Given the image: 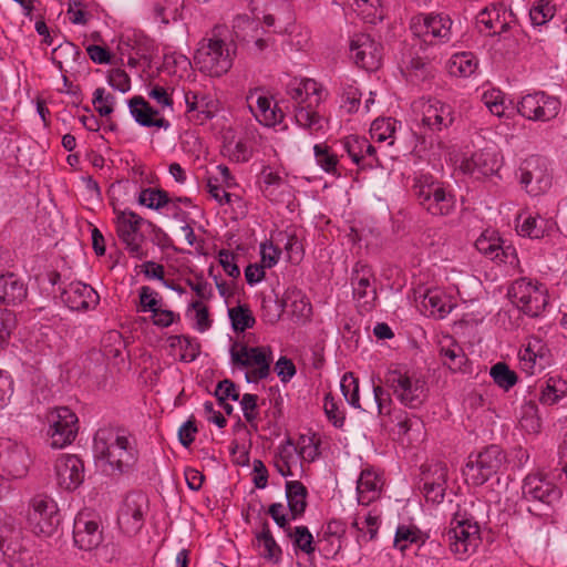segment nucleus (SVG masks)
I'll list each match as a JSON object with an SVG mask.
<instances>
[{
  "label": "nucleus",
  "instance_id": "obj_1",
  "mask_svg": "<svg viewBox=\"0 0 567 567\" xmlns=\"http://www.w3.org/2000/svg\"><path fill=\"white\" fill-rule=\"evenodd\" d=\"M93 454L104 471L117 474L131 471L138 460L134 435L128 430L117 426L100 427L95 432Z\"/></svg>",
  "mask_w": 567,
  "mask_h": 567
},
{
  "label": "nucleus",
  "instance_id": "obj_2",
  "mask_svg": "<svg viewBox=\"0 0 567 567\" xmlns=\"http://www.w3.org/2000/svg\"><path fill=\"white\" fill-rule=\"evenodd\" d=\"M291 102L295 124L311 136H322L329 128V121L319 106L322 103V86L312 79H293L286 89Z\"/></svg>",
  "mask_w": 567,
  "mask_h": 567
},
{
  "label": "nucleus",
  "instance_id": "obj_3",
  "mask_svg": "<svg viewBox=\"0 0 567 567\" xmlns=\"http://www.w3.org/2000/svg\"><path fill=\"white\" fill-rule=\"evenodd\" d=\"M522 495L523 499L534 504L527 508L528 513L534 516L530 527L536 532L545 530L547 537L550 511L559 503L563 496L561 488L547 473L535 472L523 480Z\"/></svg>",
  "mask_w": 567,
  "mask_h": 567
},
{
  "label": "nucleus",
  "instance_id": "obj_4",
  "mask_svg": "<svg viewBox=\"0 0 567 567\" xmlns=\"http://www.w3.org/2000/svg\"><path fill=\"white\" fill-rule=\"evenodd\" d=\"M474 506L473 502L468 505H458L450 523V549L458 559H465L474 554L482 540L481 526L472 512Z\"/></svg>",
  "mask_w": 567,
  "mask_h": 567
},
{
  "label": "nucleus",
  "instance_id": "obj_5",
  "mask_svg": "<svg viewBox=\"0 0 567 567\" xmlns=\"http://www.w3.org/2000/svg\"><path fill=\"white\" fill-rule=\"evenodd\" d=\"M235 48L215 29L210 37L200 40L194 61L198 70L212 78L226 74L233 66Z\"/></svg>",
  "mask_w": 567,
  "mask_h": 567
},
{
  "label": "nucleus",
  "instance_id": "obj_6",
  "mask_svg": "<svg viewBox=\"0 0 567 567\" xmlns=\"http://www.w3.org/2000/svg\"><path fill=\"white\" fill-rule=\"evenodd\" d=\"M383 383L398 401L409 409H419L426 400V383L405 367L392 364Z\"/></svg>",
  "mask_w": 567,
  "mask_h": 567
},
{
  "label": "nucleus",
  "instance_id": "obj_7",
  "mask_svg": "<svg viewBox=\"0 0 567 567\" xmlns=\"http://www.w3.org/2000/svg\"><path fill=\"white\" fill-rule=\"evenodd\" d=\"M412 189L419 204L433 216H446L455 208L452 190L431 174L415 176Z\"/></svg>",
  "mask_w": 567,
  "mask_h": 567
},
{
  "label": "nucleus",
  "instance_id": "obj_8",
  "mask_svg": "<svg viewBox=\"0 0 567 567\" xmlns=\"http://www.w3.org/2000/svg\"><path fill=\"white\" fill-rule=\"evenodd\" d=\"M453 20L444 13H419L410 19L409 28L422 47H440L451 42Z\"/></svg>",
  "mask_w": 567,
  "mask_h": 567
},
{
  "label": "nucleus",
  "instance_id": "obj_9",
  "mask_svg": "<svg viewBox=\"0 0 567 567\" xmlns=\"http://www.w3.org/2000/svg\"><path fill=\"white\" fill-rule=\"evenodd\" d=\"M505 462L504 451L495 444L488 445L482 451L472 452L463 468L465 481L473 486H482L499 472Z\"/></svg>",
  "mask_w": 567,
  "mask_h": 567
},
{
  "label": "nucleus",
  "instance_id": "obj_10",
  "mask_svg": "<svg viewBox=\"0 0 567 567\" xmlns=\"http://www.w3.org/2000/svg\"><path fill=\"white\" fill-rule=\"evenodd\" d=\"M231 362L246 368L245 379L248 383H257L270 374L272 352L269 347H248L235 343L230 349Z\"/></svg>",
  "mask_w": 567,
  "mask_h": 567
},
{
  "label": "nucleus",
  "instance_id": "obj_11",
  "mask_svg": "<svg viewBox=\"0 0 567 567\" xmlns=\"http://www.w3.org/2000/svg\"><path fill=\"white\" fill-rule=\"evenodd\" d=\"M27 525L39 536H52L61 522L56 502L44 494L33 496L25 514Z\"/></svg>",
  "mask_w": 567,
  "mask_h": 567
},
{
  "label": "nucleus",
  "instance_id": "obj_12",
  "mask_svg": "<svg viewBox=\"0 0 567 567\" xmlns=\"http://www.w3.org/2000/svg\"><path fill=\"white\" fill-rule=\"evenodd\" d=\"M116 235L124 246V249L132 258L144 259L147 257V250L144 249V235L141 227L145 223L144 218L135 212L125 208H114Z\"/></svg>",
  "mask_w": 567,
  "mask_h": 567
},
{
  "label": "nucleus",
  "instance_id": "obj_13",
  "mask_svg": "<svg viewBox=\"0 0 567 567\" xmlns=\"http://www.w3.org/2000/svg\"><path fill=\"white\" fill-rule=\"evenodd\" d=\"M560 110V99L545 91L529 92L517 103L518 114L534 122H549L558 116Z\"/></svg>",
  "mask_w": 567,
  "mask_h": 567
},
{
  "label": "nucleus",
  "instance_id": "obj_14",
  "mask_svg": "<svg viewBox=\"0 0 567 567\" xmlns=\"http://www.w3.org/2000/svg\"><path fill=\"white\" fill-rule=\"evenodd\" d=\"M512 302L525 315L538 317L548 305L547 289L543 284L520 278L509 290Z\"/></svg>",
  "mask_w": 567,
  "mask_h": 567
},
{
  "label": "nucleus",
  "instance_id": "obj_15",
  "mask_svg": "<svg viewBox=\"0 0 567 567\" xmlns=\"http://www.w3.org/2000/svg\"><path fill=\"white\" fill-rule=\"evenodd\" d=\"M420 123L423 132L429 135H437L447 131L456 120L455 107L437 99L420 101Z\"/></svg>",
  "mask_w": 567,
  "mask_h": 567
},
{
  "label": "nucleus",
  "instance_id": "obj_16",
  "mask_svg": "<svg viewBox=\"0 0 567 567\" xmlns=\"http://www.w3.org/2000/svg\"><path fill=\"white\" fill-rule=\"evenodd\" d=\"M522 187L530 196L545 194L551 187L553 176L547 161L539 155L526 158L516 173Z\"/></svg>",
  "mask_w": 567,
  "mask_h": 567
},
{
  "label": "nucleus",
  "instance_id": "obj_17",
  "mask_svg": "<svg viewBox=\"0 0 567 567\" xmlns=\"http://www.w3.org/2000/svg\"><path fill=\"white\" fill-rule=\"evenodd\" d=\"M31 464L28 447L21 441L0 437V475L7 478H22Z\"/></svg>",
  "mask_w": 567,
  "mask_h": 567
},
{
  "label": "nucleus",
  "instance_id": "obj_18",
  "mask_svg": "<svg viewBox=\"0 0 567 567\" xmlns=\"http://www.w3.org/2000/svg\"><path fill=\"white\" fill-rule=\"evenodd\" d=\"M516 22L515 14L503 2L486 6L476 16V28L485 37H505Z\"/></svg>",
  "mask_w": 567,
  "mask_h": 567
},
{
  "label": "nucleus",
  "instance_id": "obj_19",
  "mask_svg": "<svg viewBox=\"0 0 567 567\" xmlns=\"http://www.w3.org/2000/svg\"><path fill=\"white\" fill-rule=\"evenodd\" d=\"M49 443L53 449H63L70 445L79 431V419L68 406L55 408L48 415Z\"/></svg>",
  "mask_w": 567,
  "mask_h": 567
},
{
  "label": "nucleus",
  "instance_id": "obj_20",
  "mask_svg": "<svg viewBox=\"0 0 567 567\" xmlns=\"http://www.w3.org/2000/svg\"><path fill=\"white\" fill-rule=\"evenodd\" d=\"M284 504L282 503H272L268 507V514L272 518V520L277 524L279 528H281L285 535L291 540L293 551L296 555L302 553L307 556H312L316 551L315 539L309 530V528L305 525L295 526L290 525L288 517L284 514Z\"/></svg>",
  "mask_w": 567,
  "mask_h": 567
},
{
  "label": "nucleus",
  "instance_id": "obj_21",
  "mask_svg": "<svg viewBox=\"0 0 567 567\" xmlns=\"http://www.w3.org/2000/svg\"><path fill=\"white\" fill-rule=\"evenodd\" d=\"M148 497L142 492L128 493L118 511L117 523L128 536L136 535L144 526Z\"/></svg>",
  "mask_w": 567,
  "mask_h": 567
},
{
  "label": "nucleus",
  "instance_id": "obj_22",
  "mask_svg": "<svg viewBox=\"0 0 567 567\" xmlns=\"http://www.w3.org/2000/svg\"><path fill=\"white\" fill-rule=\"evenodd\" d=\"M103 542L100 517L90 511H81L73 523V543L81 550L91 551Z\"/></svg>",
  "mask_w": 567,
  "mask_h": 567
},
{
  "label": "nucleus",
  "instance_id": "obj_23",
  "mask_svg": "<svg viewBox=\"0 0 567 567\" xmlns=\"http://www.w3.org/2000/svg\"><path fill=\"white\" fill-rule=\"evenodd\" d=\"M476 249L486 258L511 267L518 265V257L515 247L503 240L495 230H485L475 240Z\"/></svg>",
  "mask_w": 567,
  "mask_h": 567
},
{
  "label": "nucleus",
  "instance_id": "obj_24",
  "mask_svg": "<svg viewBox=\"0 0 567 567\" xmlns=\"http://www.w3.org/2000/svg\"><path fill=\"white\" fill-rule=\"evenodd\" d=\"M476 249L486 258L511 267L518 265V257L515 247L503 240L495 230H485L475 240Z\"/></svg>",
  "mask_w": 567,
  "mask_h": 567
},
{
  "label": "nucleus",
  "instance_id": "obj_25",
  "mask_svg": "<svg viewBox=\"0 0 567 567\" xmlns=\"http://www.w3.org/2000/svg\"><path fill=\"white\" fill-rule=\"evenodd\" d=\"M54 478L59 488L73 492L84 482L83 461L75 454H60L53 464Z\"/></svg>",
  "mask_w": 567,
  "mask_h": 567
},
{
  "label": "nucleus",
  "instance_id": "obj_26",
  "mask_svg": "<svg viewBox=\"0 0 567 567\" xmlns=\"http://www.w3.org/2000/svg\"><path fill=\"white\" fill-rule=\"evenodd\" d=\"M518 362L526 375H535L549 365L550 351L540 338L528 337L518 351Z\"/></svg>",
  "mask_w": 567,
  "mask_h": 567
},
{
  "label": "nucleus",
  "instance_id": "obj_27",
  "mask_svg": "<svg viewBox=\"0 0 567 567\" xmlns=\"http://www.w3.org/2000/svg\"><path fill=\"white\" fill-rule=\"evenodd\" d=\"M62 302L72 311L86 312L94 310L100 303V296L89 284L71 281L60 288Z\"/></svg>",
  "mask_w": 567,
  "mask_h": 567
},
{
  "label": "nucleus",
  "instance_id": "obj_28",
  "mask_svg": "<svg viewBox=\"0 0 567 567\" xmlns=\"http://www.w3.org/2000/svg\"><path fill=\"white\" fill-rule=\"evenodd\" d=\"M350 58L359 68L375 71L381 66L382 48L367 33L354 34L350 41Z\"/></svg>",
  "mask_w": 567,
  "mask_h": 567
},
{
  "label": "nucleus",
  "instance_id": "obj_29",
  "mask_svg": "<svg viewBox=\"0 0 567 567\" xmlns=\"http://www.w3.org/2000/svg\"><path fill=\"white\" fill-rule=\"evenodd\" d=\"M351 285L353 299L364 310H371L377 299L372 268L362 261L355 262L351 272Z\"/></svg>",
  "mask_w": 567,
  "mask_h": 567
},
{
  "label": "nucleus",
  "instance_id": "obj_30",
  "mask_svg": "<svg viewBox=\"0 0 567 567\" xmlns=\"http://www.w3.org/2000/svg\"><path fill=\"white\" fill-rule=\"evenodd\" d=\"M248 107L255 118L264 126L274 127L284 120L282 111L261 89L250 90L246 97Z\"/></svg>",
  "mask_w": 567,
  "mask_h": 567
},
{
  "label": "nucleus",
  "instance_id": "obj_31",
  "mask_svg": "<svg viewBox=\"0 0 567 567\" xmlns=\"http://www.w3.org/2000/svg\"><path fill=\"white\" fill-rule=\"evenodd\" d=\"M341 146L351 162L359 168H372L379 165L375 147L367 137L349 135L341 140Z\"/></svg>",
  "mask_w": 567,
  "mask_h": 567
},
{
  "label": "nucleus",
  "instance_id": "obj_32",
  "mask_svg": "<svg viewBox=\"0 0 567 567\" xmlns=\"http://www.w3.org/2000/svg\"><path fill=\"white\" fill-rule=\"evenodd\" d=\"M127 105L130 114L141 126L157 127L164 131L171 127V122L162 115L161 110L153 107L143 96L131 97Z\"/></svg>",
  "mask_w": 567,
  "mask_h": 567
},
{
  "label": "nucleus",
  "instance_id": "obj_33",
  "mask_svg": "<svg viewBox=\"0 0 567 567\" xmlns=\"http://www.w3.org/2000/svg\"><path fill=\"white\" fill-rule=\"evenodd\" d=\"M423 492L427 502L441 503L444 499L447 482V466L442 462L430 464L422 472Z\"/></svg>",
  "mask_w": 567,
  "mask_h": 567
},
{
  "label": "nucleus",
  "instance_id": "obj_34",
  "mask_svg": "<svg viewBox=\"0 0 567 567\" xmlns=\"http://www.w3.org/2000/svg\"><path fill=\"white\" fill-rule=\"evenodd\" d=\"M451 296L441 288H430L420 296L419 308L426 317L443 319L454 308Z\"/></svg>",
  "mask_w": 567,
  "mask_h": 567
},
{
  "label": "nucleus",
  "instance_id": "obj_35",
  "mask_svg": "<svg viewBox=\"0 0 567 567\" xmlns=\"http://www.w3.org/2000/svg\"><path fill=\"white\" fill-rule=\"evenodd\" d=\"M28 296L24 279L11 271L0 272V305L17 306Z\"/></svg>",
  "mask_w": 567,
  "mask_h": 567
},
{
  "label": "nucleus",
  "instance_id": "obj_36",
  "mask_svg": "<svg viewBox=\"0 0 567 567\" xmlns=\"http://www.w3.org/2000/svg\"><path fill=\"white\" fill-rule=\"evenodd\" d=\"M461 168L476 177L492 175L498 169L496 154L488 148L478 150L462 159Z\"/></svg>",
  "mask_w": 567,
  "mask_h": 567
},
{
  "label": "nucleus",
  "instance_id": "obj_37",
  "mask_svg": "<svg viewBox=\"0 0 567 567\" xmlns=\"http://www.w3.org/2000/svg\"><path fill=\"white\" fill-rule=\"evenodd\" d=\"M186 114H195L200 122L210 120L217 111L216 100L207 93L183 87Z\"/></svg>",
  "mask_w": 567,
  "mask_h": 567
},
{
  "label": "nucleus",
  "instance_id": "obj_38",
  "mask_svg": "<svg viewBox=\"0 0 567 567\" xmlns=\"http://www.w3.org/2000/svg\"><path fill=\"white\" fill-rule=\"evenodd\" d=\"M287 507L284 505V515L289 520L300 519L307 508L308 489L300 481H287L285 484Z\"/></svg>",
  "mask_w": 567,
  "mask_h": 567
},
{
  "label": "nucleus",
  "instance_id": "obj_39",
  "mask_svg": "<svg viewBox=\"0 0 567 567\" xmlns=\"http://www.w3.org/2000/svg\"><path fill=\"white\" fill-rule=\"evenodd\" d=\"M382 477L372 468L361 471L357 481V497L360 505L368 506L380 497Z\"/></svg>",
  "mask_w": 567,
  "mask_h": 567
},
{
  "label": "nucleus",
  "instance_id": "obj_40",
  "mask_svg": "<svg viewBox=\"0 0 567 567\" xmlns=\"http://www.w3.org/2000/svg\"><path fill=\"white\" fill-rule=\"evenodd\" d=\"M516 220L518 235L530 239H540L549 235L556 227V223L551 218L542 217L539 215H519Z\"/></svg>",
  "mask_w": 567,
  "mask_h": 567
},
{
  "label": "nucleus",
  "instance_id": "obj_41",
  "mask_svg": "<svg viewBox=\"0 0 567 567\" xmlns=\"http://www.w3.org/2000/svg\"><path fill=\"white\" fill-rule=\"evenodd\" d=\"M566 396L567 381L560 375H547L539 385L538 400L543 405H556Z\"/></svg>",
  "mask_w": 567,
  "mask_h": 567
},
{
  "label": "nucleus",
  "instance_id": "obj_42",
  "mask_svg": "<svg viewBox=\"0 0 567 567\" xmlns=\"http://www.w3.org/2000/svg\"><path fill=\"white\" fill-rule=\"evenodd\" d=\"M316 164L327 174L339 178L342 176V165L339 155L327 143H318L313 146Z\"/></svg>",
  "mask_w": 567,
  "mask_h": 567
},
{
  "label": "nucleus",
  "instance_id": "obj_43",
  "mask_svg": "<svg viewBox=\"0 0 567 567\" xmlns=\"http://www.w3.org/2000/svg\"><path fill=\"white\" fill-rule=\"evenodd\" d=\"M150 6L153 18L167 25L182 19L184 0H152Z\"/></svg>",
  "mask_w": 567,
  "mask_h": 567
},
{
  "label": "nucleus",
  "instance_id": "obj_44",
  "mask_svg": "<svg viewBox=\"0 0 567 567\" xmlns=\"http://www.w3.org/2000/svg\"><path fill=\"white\" fill-rule=\"evenodd\" d=\"M477 68L478 59L470 51L454 53L447 62L449 73L454 76H471Z\"/></svg>",
  "mask_w": 567,
  "mask_h": 567
},
{
  "label": "nucleus",
  "instance_id": "obj_45",
  "mask_svg": "<svg viewBox=\"0 0 567 567\" xmlns=\"http://www.w3.org/2000/svg\"><path fill=\"white\" fill-rule=\"evenodd\" d=\"M427 536L423 534L416 526L399 525L394 536V547L401 551H405L411 546L420 549L425 545Z\"/></svg>",
  "mask_w": 567,
  "mask_h": 567
},
{
  "label": "nucleus",
  "instance_id": "obj_46",
  "mask_svg": "<svg viewBox=\"0 0 567 567\" xmlns=\"http://www.w3.org/2000/svg\"><path fill=\"white\" fill-rule=\"evenodd\" d=\"M258 546L260 548V556L271 563V564H278L282 559V550L281 547L278 545L276 539L274 538L269 525L265 523L262 525L261 530L256 535Z\"/></svg>",
  "mask_w": 567,
  "mask_h": 567
},
{
  "label": "nucleus",
  "instance_id": "obj_47",
  "mask_svg": "<svg viewBox=\"0 0 567 567\" xmlns=\"http://www.w3.org/2000/svg\"><path fill=\"white\" fill-rule=\"evenodd\" d=\"M340 109L347 114L355 113L361 104V92L357 81L350 78L340 79Z\"/></svg>",
  "mask_w": 567,
  "mask_h": 567
},
{
  "label": "nucleus",
  "instance_id": "obj_48",
  "mask_svg": "<svg viewBox=\"0 0 567 567\" xmlns=\"http://www.w3.org/2000/svg\"><path fill=\"white\" fill-rule=\"evenodd\" d=\"M346 2L368 23L375 24L384 18L381 0H346Z\"/></svg>",
  "mask_w": 567,
  "mask_h": 567
},
{
  "label": "nucleus",
  "instance_id": "obj_49",
  "mask_svg": "<svg viewBox=\"0 0 567 567\" xmlns=\"http://www.w3.org/2000/svg\"><path fill=\"white\" fill-rule=\"evenodd\" d=\"M440 357L443 364L453 372L462 371L463 367L467 362L466 354L462 347L453 339H449L446 344H441Z\"/></svg>",
  "mask_w": 567,
  "mask_h": 567
},
{
  "label": "nucleus",
  "instance_id": "obj_50",
  "mask_svg": "<svg viewBox=\"0 0 567 567\" xmlns=\"http://www.w3.org/2000/svg\"><path fill=\"white\" fill-rule=\"evenodd\" d=\"M402 126L401 122L393 117L375 118L370 127L371 138L377 142H388L389 145L394 143V134Z\"/></svg>",
  "mask_w": 567,
  "mask_h": 567
},
{
  "label": "nucleus",
  "instance_id": "obj_51",
  "mask_svg": "<svg viewBox=\"0 0 567 567\" xmlns=\"http://www.w3.org/2000/svg\"><path fill=\"white\" fill-rule=\"evenodd\" d=\"M284 305L298 320L307 319L311 315V303L307 297L296 288L286 291L284 297Z\"/></svg>",
  "mask_w": 567,
  "mask_h": 567
},
{
  "label": "nucleus",
  "instance_id": "obj_52",
  "mask_svg": "<svg viewBox=\"0 0 567 567\" xmlns=\"http://www.w3.org/2000/svg\"><path fill=\"white\" fill-rule=\"evenodd\" d=\"M169 346L179 349L181 360L184 362H193L197 359L200 346L195 338L188 336H173L169 338Z\"/></svg>",
  "mask_w": 567,
  "mask_h": 567
},
{
  "label": "nucleus",
  "instance_id": "obj_53",
  "mask_svg": "<svg viewBox=\"0 0 567 567\" xmlns=\"http://www.w3.org/2000/svg\"><path fill=\"white\" fill-rule=\"evenodd\" d=\"M494 383L504 391H509L518 382L517 373L505 362H497L489 370Z\"/></svg>",
  "mask_w": 567,
  "mask_h": 567
},
{
  "label": "nucleus",
  "instance_id": "obj_54",
  "mask_svg": "<svg viewBox=\"0 0 567 567\" xmlns=\"http://www.w3.org/2000/svg\"><path fill=\"white\" fill-rule=\"evenodd\" d=\"M277 240H285L284 249L289 262L299 264L305 256L303 245L295 231H279Z\"/></svg>",
  "mask_w": 567,
  "mask_h": 567
},
{
  "label": "nucleus",
  "instance_id": "obj_55",
  "mask_svg": "<svg viewBox=\"0 0 567 567\" xmlns=\"http://www.w3.org/2000/svg\"><path fill=\"white\" fill-rule=\"evenodd\" d=\"M165 306L163 297L150 286H142L138 289L137 312L153 313L158 307Z\"/></svg>",
  "mask_w": 567,
  "mask_h": 567
},
{
  "label": "nucleus",
  "instance_id": "obj_56",
  "mask_svg": "<svg viewBox=\"0 0 567 567\" xmlns=\"http://www.w3.org/2000/svg\"><path fill=\"white\" fill-rule=\"evenodd\" d=\"M284 184L281 175L270 166H264L260 172L259 188L265 197L274 199L276 190Z\"/></svg>",
  "mask_w": 567,
  "mask_h": 567
},
{
  "label": "nucleus",
  "instance_id": "obj_57",
  "mask_svg": "<svg viewBox=\"0 0 567 567\" xmlns=\"http://www.w3.org/2000/svg\"><path fill=\"white\" fill-rule=\"evenodd\" d=\"M233 30L238 41L250 44L249 35L251 33H258L259 22L246 14H238L233 21Z\"/></svg>",
  "mask_w": 567,
  "mask_h": 567
},
{
  "label": "nucleus",
  "instance_id": "obj_58",
  "mask_svg": "<svg viewBox=\"0 0 567 567\" xmlns=\"http://www.w3.org/2000/svg\"><path fill=\"white\" fill-rule=\"evenodd\" d=\"M556 12V8L550 0H536L529 10L532 24L542 27L550 21Z\"/></svg>",
  "mask_w": 567,
  "mask_h": 567
},
{
  "label": "nucleus",
  "instance_id": "obj_59",
  "mask_svg": "<svg viewBox=\"0 0 567 567\" xmlns=\"http://www.w3.org/2000/svg\"><path fill=\"white\" fill-rule=\"evenodd\" d=\"M167 194L161 188H143L138 194L137 202L147 208L161 210L165 206Z\"/></svg>",
  "mask_w": 567,
  "mask_h": 567
},
{
  "label": "nucleus",
  "instance_id": "obj_60",
  "mask_svg": "<svg viewBox=\"0 0 567 567\" xmlns=\"http://www.w3.org/2000/svg\"><path fill=\"white\" fill-rule=\"evenodd\" d=\"M147 95L151 100L155 101L156 104L162 109H168L173 111V92L174 90L168 86H163L159 83H150L146 87Z\"/></svg>",
  "mask_w": 567,
  "mask_h": 567
},
{
  "label": "nucleus",
  "instance_id": "obj_61",
  "mask_svg": "<svg viewBox=\"0 0 567 567\" xmlns=\"http://www.w3.org/2000/svg\"><path fill=\"white\" fill-rule=\"evenodd\" d=\"M92 104L100 116H109L114 111L115 96L104 87H96L93 92Z\"/></svg>",
  "mask_w": 567,
  "mask_h": 567
},
{
  "label": "nucleus",
  "instance_id": "obj_62",
  "mask_svg": "<svg viewBox=\"0 0 567 567\" xmlns=\"http://www.w3.org/2000/svg\"><path fill=\"white\" fill-rule=\"evenodd\" d=\"M340 388L347 402L351 406L360 409L359 381L353 373L349 372L342 377Z\"/></svg>",
  "mask_w": 567,
  "mask_h": 567
},
{
  "label": "nucleus",
  "instance_id": "obj_63",
  "mask_svg": "<svg viewBox=\"0 0 567 567\" xmlns=\"http://www.w3.org/2000/svg\"><path fill=\"white\" fill-rule=\"evenodd\" d=\"M228 313L235 331L244 332L255 323V318L247 307H234L229 309Z\"/></svg>",
  "mask_w": 567,
  "mask_h": 567
},
{
  "label": "nucleus",
  "instance_id": "obj_64",
  "mask_svg": "<svg viewBox=\"0 0 567 567\" xmlns=\"http://www.w3.org/2000/svg\"><path fill=\"white\" fill-rule=\"evenodd\" d=\"M225 154L230 161L236 163H246L252 156V148L247 141L239 140L235 143H229L224 146Z\"/></svg>",
  "mask_w": 567,
  "mask_h": 567
}]
</instances>
